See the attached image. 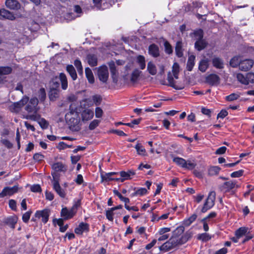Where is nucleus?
<instances>
[{
	"instance_id": "f257e3e1",
	"label": "nucleus",
	"mask_w": 254,
	"mask_h": 254,
	"mask_svg": "<svg viewBox=\"0 0 254 254\" xmlns=\"http://www.w3.org/2000/svg\"><path fill=\"white\" fill-rule=\"evenodd\" d=\"M38 103V99L35 97H33L29 100L28 96H24L19 102L13 103L11 110L12 112H18L24 105L26 104L25 109L28 113H36Z\"/></svg>"
},
{
	"instance_id": "f03ea898",
	"label": "nucleus",
	"mask_w": 254,
	"mask_h": 254,
	"mask_svg": "<svg viewBox=\"0 0 254 254\" xmlns=\"http://www.w3.org/2000/svg\"><path fill=\"white\" fill-rule=\"evenodd\" d=\"M192 236L191 232H187L184 237L172 236L168 241L159 247L161 251L167 252L175 247L186 243Z\"/></svg>"
},
{
	"instance_id": "7ed1b4c3",
	"label": "nucleus",
	"mask_w": 254,
	"mask_h": 254,
	"mask_svg": "<svg viewBox=\"0 0 254 254\" xmlns=\"http://www.w3.org/2000/svg\"><path fill=\"white\" fill-rule=\"evenodd\" d=\"M65 119L71 129L75 131L80 129V119L77 111L71 109L66 114Z\"/></svg>"
},
{
	"instance_id": "20e7f679",
	"label": "nucleus",
	"mask_w": 254,
	"mask_h": 254,
	"mask_svg": "<svg viewBox=\"0 0 254 254\" xmlns=\"http://www.w3.org/2000/svg\"><path fill=\"white\" fill-rule=\"evenodd\" d=\"M215 192L213 191H210L205 200L203 206H199L198 208H200L202 213H205L207 210L211 209L214 205L215 200Z\"/></svg>"
},
{
	"instance_id": "39448f33",
	"label": "nucleus",
	"mask_w": 254,
	"mask_h": 254,
	"mask_svg": "<svg viewBox=\"0 0 254 254\" xmlns=\"http://www.w3.org/2000/svg\"><path fill=\"white\" fill-rule=\"evenodd\" d=\"M49 95L59 94L60 91V86L59 78H53L49 83Z\"/></svg>"
},
{
	"instance_id": "423d86ee",
	"label": "nucleus",
	"mask_w": 254,
	"mask_h": 254,
	"mask_svg": "<svg viewBox=\"0 0 254 254\" xmlns=\"http://www.w3.org/2000/svg\"><path fill=\"white\" fill-rule=\"evenodd\" d=\"M97 75L101 82L106 83L109 77L108 69L107 66L102 65L98 67Z\"/></svg>"
},
{
	"instance_id": "0eeeda50",
	"label": "nucleus",
	"mask_w": 254,
	"mask_h": 254,
	"mask_svg": "<svg viewBox=\"0 0 254 254\" xmlns=\"http://www.w3.org/2000/svg\"><path fill=\"white\" fill-rule=\"evenodd\" d=\"M93 97L94 98L93 100L94 101L90 99H86L81 102L80 107L78 110L80 111V110H83L85 109H89L88 108L93 106L94 103H95L96 105L99 104L100 101H98V100H96L97 96H93ZM99 100H100V99H99Z\"/></svg>"
},
{
	"instance_id": "6e6552de",
	"label": "nucleus",
	"mask_w": 254,
	"mask_h": 254,
	"mask_svg": "<svg viewBox=\"0 0 254 254\" xmlns=\"http://www.w3.org/2000/svg\"><path fill=\"white\" fill-rule=\"evenodd\" d=\"M170 231V228L168 227L160 228L156 234V236L158 237V241H164L167 240L169 237V235L167 233Z\"/></svg>"
},
{
	"instance_id": "1a4fd4ad",
	"label": "nucleus",
	"mask_w": 254,
	"mask_h": 254,
	"mask_svg": "<svg viewBox=\"0 0 254 254\" xmlns=\"http://www.w3.org/2000/svg\"><path fill=\"white\" fill-rule=\"evenodd\" d=\"M80 112H81V120L83 122H87L93 118L94 112L93 110L85 109L80 110Z\"/></svg>"
},
{
	"instance_id": "9d476101",
	"label": "nucleus",
	"mask_w": 254,
	"mask_h": 254,
	"mask_svg": "<svg viewBox=\"0 0 254 254\" xmlns=\"http://www.w3.org/2000/svg\"><path fill=\"white\" fill-rule=\"evenodd\" d=\"M18 190V187L14 186L12 187H5L0 193V197H3L5 196H10L16 193Z\"/></svg>"
},
{
	"instance_id": "9b49d317",
	"label": "nucleus",
	"mask_w": 254,
	"mask_h": 254,
	"mask_svg": "<svg viewBox=\"0 0 254 254\" xmlns=\"http://www.w3.org/2000/svg\"><path fill=\"white\" fill-rule=\"evenodd\" d=\"M254 64V62L252 60L246 59L241 60L240 64L239 69L242 71H247L250 69Z\"/></svg>"
},
{
	"instance_id": "f8f14e48",
	"label": "nucleus",
	"mask_w": 254,
	"mask_h": 254,
	"mask_svg": "<svg viewBox=\"0 0 254 254\" xmlns=\"http://www.w3.org/2000/svg\"><path fill=\"white\" fill-rule=\"evenodd\" d=\"M89 226L86 223L81 222L75 229V234L78 235H81L84 233H87L89 231Z\"/></svg>"
},
{
	"instance_id": "ddd939ff",
	"label": "nucleus",
	"mask_w": 254,
	"mask_h": 254,
	"mask_svg": "<svg viewBox=\"0 0 254 254\" xmlns=\"http://www.w3.org/2000/svg\"><path fill=\"white\" fill-rule=\"evenodd\" d=\"M76 213L71 208L68 209L66 207L63 208L61 212V215L65 220H67L72 218Z\"/></svg>"
},
{
	"instance_id": "4468645a",
	"label": "nucleus",
	"mask_w": 254,
	"mask_h": 254,
	"mask_svg": "<svg viewBox=\"0 0 254 254\" xmlns=\"http://www.w3.org/2000/svg\"><path fill=\"white\" fill-rule=\"evenodd\" d=\"M53 189L62 198H64L66 195L65 191L62 189L58 181L54 180L53 181Z\"/></svg>"
},
{
	"instance_id": "2eb2a0df",
	"label": "nucleus",
	"mask_w": 254,
	"mask_h": 254,
	"mask_svg": "<svg viewBox=\"0 0 254 254\" xmlns=\"http://www.w3.org/2000/svg\"><path fill=\"white\" fill-rule=\"evenodd\" d=\"M119 174L121 177V182H123L125 180H130L131 177L135 174V172L132 170H129L127 171H121Z\"/></svg>"
},
{
	"instance_id": "dca6fc26",
	"label": "nucleus",
	"mask_w": 254,
	"mask_h": 254,
	"mask_svg": "<svg viewBox=\"0 0 254 254\" xmlns=\"http://www.w3.org/2000/svg\"><path fill=\"white\" fill-rule=\"evenodd\" d=\"M148 53L154 58H157L160 56V51L158 46L155 44H151L148 48Z\"/></svg>"
},
{
	"instance_id": "f3484780",
	"label": "nucleus",
	"mask_w": 254,
	"mask_h": 254,
	"mask_svg": "<svg viewBox=\"0 0 254 254\" xmlns=\"http://www.w3.org/2000/svg\"><path fill=\"white\" fill-rule=\"evenodd\" d=\"M141 71L138 69H134L131 72L130 75L127 76V79H129L131 82L135 83L139 79Z\"/></svg>"
},
{
	"instance_id": "a211bd4d",
	"label": "nucleus",
	"mask_w": 254,
	"mask_h": 254,
	"mask_svg": "<svg viewBox=\"0 0 254 254\" xmlns=\"http://www.w3.org/2000/svg\"><path fill=\"white\" fill-rule=\"evenodd\" d=\"M0 16L2 18L7 19L10 20H13L15 19V17L12 12H11L4 8L0 9Z\"/></svg>"
},
{
	"instance_id": "6ab92c4d",
	"label": "nucleus",
	"mask_w": 254,
	"mask_h": 254,
	"mask_svg": "<svg viewBox=\"0 0 254 254\" xmlns=\"http://www.w3.org/2000/svg\"><path fill=\"white\" fill-rule=\"evenodd\" d=\"M36 217H42V221L43 223H46L49 219V214L47 210H43L42 211H37L35 213Z\"/></svg>"
},
{
	"instance_id": "aec40b11",
	"label": "nucleus",
	"mask_w": 254,
	"mask_h": 254,
	"mask_svg": "<svg viewBox=\"0 0 254 254\" xmlns=\"http://www.w3.org/2000/svg\"><path fill=\"white\" fill-rule=\"evenodd\" d=\"M5 4L10 9H18L20 7V4L17 0H6Z\"/></svg>"
},
{
	"instance_id": "412c9836",
	"label": "nucleus",
	"mask_w": 254,
	"mask_h": 254,
	"mask_svg": "<svg viewBox=\"0 0 254 254\" xmlns=\"http://www.w3.org/2000/svg\"><path fill=\"white\" fill-rule=\"evenodd\" d=\"M212 63L215 68L218 69H222L224 68L223 60L216 56H214L212 59Z\"/></svg>"
},
{
	"instance_id": "4be33fe9",
	"label": "nucleus",
	"mask_w": 254,
	"mask_h": 254,
	"mask_svg": "<svg viewBox=\"0 0 254 254\" xmlns=\"http://www.w3.org/2000/svg\"><path fill=\"white\" fill-rule=\"evenodd\" d=\"M239 187V185L237 183L236 181H229L224 183L223 185V188L226 191H230L232 189Z\"/></svg>"
},
{
	"instance_id": "5701e85b",
	"label": "nucleus",
	"mask_w": 254,
	"mask_h": 254,
	"mask_svg": "<svg viewBox=\"0 0 254 254\" xmlns=\"http://www.w3.org/2000/svg\"><path fill=\"white\" fill-rule=\"evenodd\" d=\"M206 81L211 85H217L219 83L220 78L215 74H211L207 77Z\"/></svg>"
},
{
	"instance_id": "b1692460",
	"label": "nucleus",
	"mask_w": 254,
	"mask_h": 254,
	"mask_svg": "<svg viewBox=\"0 0 254 254\" xmlns=\"http://www.w3.org/2000/svg\"><path fill=\"white\" fill-rule=\"evenodd\" d=\"M173 76H174L175 78L178 79V73H171V72L168 73L167 76L168 85L170 86L174 87V88L180 89L175 85Z\"/></svg>"
},
{
	"instance_id": "393cba45",
	"label": "nucleus",
	"mask_w": 254,
	"mask_h": 254,
	"mask_svg": "<svg viewBox=\"0 0 254 254\" xmlns=\"http://www.w3.org/2000/svg\"><path fill=\"white\" fill-rule=\"evenodd\" d=\"M123 208L122 205H119L116 207H112L110 209L108 210L106 212V215L107 218L110 221H113V211L117 209H122Z\"/></svg>"
},
{
	"instance_id": "a878e982",
	"label": "nucleus",
	"mask_w": 254,
	"mask_h": 254,
	"mask_svg": "<svg viewBox=\"0 0 254 254\" xmlns=\"http://www.w3.org/2000/svg\"><path fill=\"white\" fill-rule=\"evenodd\" d=\"M108 65L109 66L110 70L113 78L114 81L117 79L118 76V71L116 69L115 64L114 62L111 61L108 63Z\"/></svg>"
},
{
	"instance_id": "bb28decb",
	"label": "nucleus",
	"mask_w": 254,
	"mask_h": 254,
	"mask_svg": "<svg viewBox=\"0 0 254 254\" xmlns=\"http://www.w3.org/2000/svg\"><path fill=\"white\" fill-rule=\"evenodd\" d=\"M207 45V43L204 39H202L199 41H196L194 44V47L198 51L205 49Z\"/></svg>"
},
{
	"instance_id": "cd10ccee",
	"label": "nucleus",
	"mask_w": 254,
	"mask_h": 254,
	"mask_svg": "<svg viewBox=\"0 0 254 254\" xmlns=\"http://www.w3.org/2000/svg\"><path fill=\"white\" fill-rule=\"evenodd\" d=\"M183 43L181 41H179L176 43L175 47V52L176 55L181 58L183 56Z\"/></svg>"
},
{
	"instance_id": "c85d7f7f",
	"label": "nucleus",
	"mask_w": 254,
	"mask_h": 254,
	"mask_svg": "<svg viewBox=\"0 0 254 254\" xmlns=\"http://www.w3.org/2000/svg\"><path fill=\"white\" fill-rule=\"evenodd\" d=\"M67 72L69 73L73 80L76 79L77 76L76 70L72 65H67L66 67Z\"/></svg>"
},
{
	"instance_id": "c756f323",
	"label": "nucleus",
	"mask_w": 254,
	"mask_h": 254,
	"mask_svg": "<svg viewBox=\"0 0 254 254\" xmlns=\"http://www.w3.org/2000/svg\"><path fill=\"white\" fill-rule=\"evenodd\" d=\"M87 60L88 64L91 66H95L97 65V58L95 55H88L87 56Z\"/></svg>"
},
{
	"instance_id": "7c9ffc66",
	"label": "nucleus",
	"mask_w": 254,
	"mask_h": 254,
	"mask_svg": "<svg viewBox=\"0 0 254 254\" xmlns=\"http://www.w3.org/2000/svg\"><path fill=\"white\" fill-rule=\"evenodd\" d=\"M208 60L204 59L201 60L199 64L198 69L201 72H205L208 67Z\"/></svg>"
},
{
	"instance_id": "2f4dec72",
	"label": "nucleus",
	"mask_w": 254,
	"mask_h": 254,
	"mask_svg": "<svg viewBox=\"0 0 254 254\" xmlns=\"http://www.w3.org/2000/svg\"><path fill=\"white\" fill-rule=\"evenodd\" d=\"M59 80L61 81L62 88L64 90H65L67 88V79L66 76L64 73H61Z\"/></svg>"
},
{
	"instance_id": "473e14b6",
	"label": "nucleus",
	"mask_w": 254,
	"mask_h": 254,
	"mask_svg": "<svg viewBox=\"0 0 254 254\" xmlns=\"http://www.w3.org/2000/svg\"><path fill=\"white\" fill-rule=\"evenodd\" d=\"M136 62L141 69H144L145 68V60L144 56L142 55L138 56L136 57Z\"/></svg>"
},
{
	"instance_id": "72a5a7b5",
	"label": "nucleus",
	"mask_w": 254,
	"mask_h": 254,
	"mask_svg": "<svg viewBox=\"0 0 254 254\" xmlns=\"http://www.w3.org/2000/svg\"><path fill=\"white\" fill-rule=\"evenodd\" d=\"M53 169L56 172H64L66 167L62 163H56L53 165Z\"/></svg>"
},
{
	"instance_id": "f704fd0d",
	"label": "nucleus",
	"mask_w": 254,
	"mask_h": 254,
	"mask_svg": "<svg viewBox=\"0 0 254 254\" xmlns=\"http://www.w3.org/2000/svg\"><path fill=\"white\" fill-rule=\"evenodd\" d=\"M195 56L191 55L189 57L187 62V68L189 71H191L193 66L194 65V60Z\"/></svg>"
},
{
	"instance_id": "c9c22d12",
	"label": "nucleus",
	"mask_w": 254,
	"mask_h": 254,
	"mask_svg": "<svg viewBox=\"0 0 254 254\" xmlns=\"http://www.w3.org/2000/svg\"><path fill=\"white\" fill-rule=\"evenodd\" d=\"M85 75L90 83H93L94 82V77L93 74L91 69L89 67H86L85 68Z\"/></svg>"
},
{
	"instance_id": "e433bc0d",
	"label": "nucleus",
	"mask_w": 254,
	"mask_h": 254,
	"mask_svg": "<svg viewBox=\"0 0 254 254\" xmlns=\"http://www.w3.org/2000/svg\"><path fill=\"white\" fill-rule=\"evenodd\" d=\"M185 231V228L184 226H179L177 227L173 232L172 236L176 237H184V232Z\"/></svg>"
},
{
	"instance_id": "4c0bfd02",
	"label": "nucleus",
	"mask_w": 254,
	"mask_h": 254,
	"mask_svg": "<svg viewBox=\"0 0 254 254\" xmlns=\"http://www.w3.org/2000/svg\"><path fill=\"white\" fill-rule=\"evenodd\" d=\"M134 148L136 150L137 153L139 155L146 156L147 155L146 150L144 147L140 143H137Z\"/></svg>"
},
{
	"instance_id": "58836bf2",
	"label": "nucleus",
	"mask_w": 254,
	"mask_h": 254,
	"mask_svg": "<svg viewBox=\"0 0 254 254\" xmlns=\"http://www.w3.org/2000/svg\"><path fill=\"white\" fill-rule=\"evenodd\" d=\"M241 62L240 57L236 56L233 57L230 61V64L233 67H236L238 66L240 67V64Z\"/></svg>"
},
{
	"instance_id": "ea45409f",
	"label": "nucleus",
	"mask_w": 254,
	"mask_h": 254,
	"mask_svg": "<svg viewBox=\"0 0 254 254\" xmlns=\"http://www.w3.org/2000/svg\"><path fill=\"white\" fill-rule=\"evenodd\" d=\"M12 69L10 66H0V74L2 76L9 74L11 73Z\"/></svg>"
},
{
	"instance_id": "a19ab883",
	"label": "nucleus",
	"mask_w": 254,
	"mask_h": 254,
	"mask_svg": "<svg viewBox=\"0 0 254 254\" xmlns=\"http://www.w3.org/2000/svg\"><path fill=\"white\" fill-rule=\"evenodd\" d=\"M173 161L174 163H175L177 165L184 168L185 165L186 164V160L184 159L178 157H173Z\"/></svg>"
},
{
	"instance_id": "79ce46f5",
	"label": "nucleus",
	"mask_w": 254,
	"mask_h": 254,
	"mask_svg": "<svg viewBox=\"0 0 254 254\" xmlns=\"http://www.w3.org/2000/svg\"><path fill=\"white\" fill-rule=\"evenodd\" d=\"M147 70L151 75H155L156 73L157 70L156 66L152 62H149L147 64Z\"/></svg>"
},
{
	"instance_id": "37998d69",
	"label": "nucleus",
	"mask_w": 254,
	"mask_h": 254,
	"mask_svg": "<svg viewBox=\"0 0 254 254\" xmlns=\"http://www.w3.org/2000/svg\"><path fill=\"white\" fill-rule=\"evenodd\" d=\"M247 231L248 229L247 228L241 227L236 231V236L238 238H241L247 233Z\"/></svg>"
},
{
	"instance_id": "c03bdc74",
	"label": "nucleus",
	"mask_w": 254,
	"mask_h": 254,
	"mask_svg": "<svg viewBox=\"0 0 254 254\" xmlns=\"http://www.w3.org/2000/svg\"><path fill=\"white\" fill-rule=\"evenodd\" d=\"M236 77L238 81L243 84L248 85V82L246 78V75L241 73L236 74Z\"/></svg>"
},
{
	"instance_id": "a18cd8bd",
	"label": "nucleus",
	"mask_w": 254,
	"mask_h": 254,
	"mask_svg": "<svg viewBox=\"0 0 254 254\" xmlns=\"http://www.w3.org/2000/svg\"><path fill=\"white\" fill-rule=\"evenodd\" d=\"M197 215L195 214H192L189 218L185 219L184 221V224L185 226H190L196 219Z\"/></svg>"
},
{
	"instance_id": "49530a36",
	"label": "nucleus",
	"mask_w": 254,
	"mask_h": 254,
	"mask_svg": "<svg viewBox=\"0 0 254 254\" xmlns=\"http://www.w3.org/2000/svg\"><path fill=\"white\" fill-rule=\"evenodd\" d=\"M74 64L76 67L77 70L79 74L83 73V68L81 64V63L79 60H75L74 62Z\"/></svg>"
},
{
	"instance_id": "de8ad7c7",
	"label": "nucleus",
	"mask_w": 254,
	"mask_h": 254,
	"mask_svg": "<svg viewBox=\"0 0 254 254\" xmlns=\"http://www.w3.org/2000/svg\"><path fill=\"white\" fill-rule=\"evenodd\" d=\"M193 35L195 37V39L196 41H199L203 39V32L201 29L195 31L193 32Z\"/></svg>"
},
{
	"instance_id": "09e8293b",
	"label": "nucleus",
	"mask_w": 254,
	"mask_h": 254,
	"mask_svg": "<svg viewBox=\"0 0 254 254\" xmlns=\"http://www.w3.org/2000/svg\"><path fill=\"white\" fill-rule=\"evenodd\" d=\"M164 46L165 52L168 54H171L173 53V49L171 44L167 40H165Z\"/></svg>"
},
{
	"instance_id": "8fccbe9b",
	"label": "nucleus",
	"mask_w": 254,
	"mask_h": 254,
	"mask_svg": "<svg viewBox=\"0 0 254 254\" xmlns=\"http://www.w3.org/2000/svg\"><path fill=\"white\" fill-rule=\"evenodd\" d=\"M111 177L112 176H111L108 173H102L101 174V182H108L114 180V178H112Z\"/></svg>"
},
{
	"instance_id": "3c124183",
	"label": "nucleus",
	"mask_w": 254,
	"mask_h": 254,
	"mask_svg": "<svg viewBox=\"0 0 254 254\" xmlns=\"http://www.w3.org/2000/svg\"><path fill=\"white\" fill-rule=\"evenodd\" d=\"M197 238L202 241H207L211 239V236L208 233H202L198 236Z\"/></svg>"
},
{
	"instance_id": "603ef678",
	"label": "nucleus",
	"mask_w": 254,
	"mask_h": 254,
	"mask_svg": "<svg viewBox=\"0 0 254 254\" xmlns=\"http://www.w3.org/2000/svg\"><path fill=\"white\" fill-rule=\"evenodd\" d=\"M196 164L194 161L190 160H188L186 161V164L184 166V168H186L189 170H192L195 168Z\"/></svg>"
},
{
	"instance_id": "864d4df0",
	"label": "nucleus",
	"mask_w": 254,
	"mask_h": 254,
	"mask_svg": "<svg viewBox=\"0 0 254 254\" xmlns=\"http://www.w3.org/2000/svg\"><path fill=\"white\" fill-rule=\"evenodd\" d=\"M38 123L41 127L43 129L47 128L48 127L49 124L48 122L44 118H40L38 121Z\"/></svg>"
},
{
	"instance_id": "5fc2aeb1",
	"label": "nucleus",
	"mask_w": 254,
	"mask_h": 254,
	"mask_svg": "<svg viewBox=\"0 0 254 254\" xmlns=\"http://www.w3.org/2000/svg\"><path fill=\"white\" fill-rule=\"evenodd\" d=\"M147 192V190L145 188H140L138 189L134 193H133L132 195L135 196V195H143L145 194Z\"/></svg>"
},
{
	"instance_id": "6e6d98bb",
	"label": "nucleus",
	"mask_w": 254,
	"mask_h": 254,
	"mask_svg": "<svg viewBox=\"0 0 254 254\" xmlns=\"http://www.w3.org/2000/svg\"><path fill=\"white\" fill-rule=\"evenodd\" d=\"M220 171V168L217 166L211 167L209 168L208 173L210 175H214L217 174Z\"/></svg>"
},
{
	"instance_id": "4d7b16f0",
	"label": "nucleus",
	"mask_w": 254,
	"mask_h": 254,
	"mask_svg": "<svg viewBox=\"0 0 254 254\" xmlns=\"http://www.w3.org/2000/svg\"><path fill=\"white\" fill-rule=\"evenodd\" d=\"M246 78L247 79L248 84L250 83H254V73L249 72L246 74Z\"/></svg>"
},
{
	"instance_id": "13d9d810",
	"label": "nucleus",
	"mask_w": 254,
	"mask_h": 254,
	"mask_svg": "<svg viewBox=\"0 0 254 254\" xmlns=\"http://www.w3.org/2000/svg\"><path fill=\"white\" fill-rule=\"evenodd\" d=\"M100 121L98 120H94L89 124V128L90 130L95 129L98 125Z\"/></svg>"
},
{
	"instance_id": "bf43d9fd",
	"label": "nucleus",
	"mask_w": 254,
	"mask_h": 254,
	"mask_svg": "<svg viewBox=\"0 0 254 254\" xmlns=\"http://www.w3.org/2000/svg\"><path fill=\"white\" fill-rule=\"evenodd\" d=\"M31 214V211H28L23 214L22 215V220L23 222L27 223L29 221Z\"/></svg>"
},
{
	"instance_id": "052dcab7",
	"label": "nucleus",
	"mask_w": 254,
	"mask_h": 254,
	"mask_svg": "<svg viewBox=\"0 0 254 254\" xmlns=\"http://www.w3.org/2000/svg\"><path fill=\"white\" fill-rule=\"evenodd\" d=\"M24 118L26 119H30L38 122L39 119L40 118V116L39 115L35 114L33 115H27Z\"/></svg>"
},
{
	"instance_id": "680f3d73",
	"label": "nucleus",
	"mask_w": 254,
	"mask_h": 254,
	"mask_svg": "<svg viewBox=\"0 0 254 254\" xmlns=\"http://www.w3.org/2000/svg\"><path fill=\"white\" fill-rule=\"evenodd\" d=\"M80 200L77 199L74 200V204L71 209H72L76 213L77 208L80 206Z\"/></svg>"
},
{
	"instance_id": "e2e57ef3",
	"label": "nucleus",
	"mask_w": 254,
	"mask_h": 254,
	"mask_svg": "<svg viewBox=\"0 0 254 254\" xmlns=\"http://www.w3.org/2000/svg\"><path fill=\"white\" fill-rule=\"evenodd\" d=\"M58 147L59 149L62 150L65 149L66 148H71L72 147V145H68L64 143V142H60L58 144Z\"/></svg>"
},
{
	"instance_id": "0e129e2a",
	"label": "nucleus",
	"mask_w": 254,
	"mask_h": 254,
	"mask_svg": "<svg viewBox=\"0 0 254 254\" xmlns=\"http://www.w3.org/2000/svg\"><path fill=\"white\" fill-rule=\"evenodd\" d=\"M244 171L242 170L235 171L231 173V177L232 178H238L242 176L243 174Z\"/></svg>"
},
{
	"instance_id": "69168bd1",
	"label": "nucleus",
	"mask_w": 254,
	"mask_h": 254,
	"mask_svg": "<svg viewBox=\"0 0 254 254\" xmlns=\"http://www.w3.org/2000/svg\"><path fill=\"white\" fill-rule=\"evenodd\" d=\"M31 190L34 192H39L41 191V187L39 185H34L31 187Z\"/></svg>"
},
{
	"instance_id": "338daca9",
	"label": "nucleus",
	"mask_w": 254,
	"mask_h": 254,
	"mask_svg": "<svg viewBox=\"0 0 254 254\" xmlns=\"http://www.w3.org/2000/svg\"><path fill=\"white\" fill-rule=\"evenodd\" d=\"M95 117L97 118H101L103 115V110L100 107H97L95 111Z\"/></svg>"
},
{
	"instance_id": "774afa93",
	"label": "nucleus",
	"mask_w": 254,
	"mask_h": 254,
	"mask_svg": "<svg viewBox=\"0 0 254 254\" xmlns=\"http://www.w3.org/2000/svg\"><path fill=\"white\" fill-rule=\"evenodd\" d=\"M228 114V112L225 110H222L217 115V118L224 119Z\"/></svg>"
}]
</instances>
